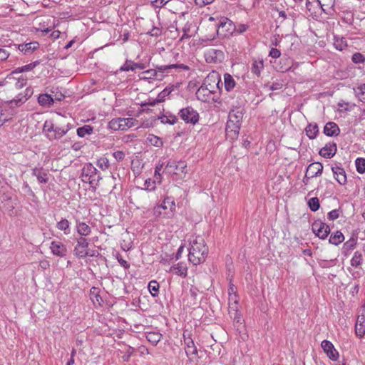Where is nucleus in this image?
<instances>
[{"label": "nucleus", "instance_id": "f257e3e1", "mask_svg": "<svg viewBox=\"0 0 365 365\" xmlns=\"http://www.w3.org/2000/svg\"><path fill=\"white\" fill-rule=\"evenodd\" d=\"M208 248L202 237H196L190 242L188 259L194 265L203 262L207 255Z\"/></svg>", "mask_w": 365, "mask_h": 365}, {"label": "nucleus", "instance_id": "f03ea898", "mask_svg": "<svg viewBox=\"0 0 365 365\" xmlns=\"http://www.w3.org/2000/svg\"><path fill=\"white\" fill-rule=\"evenodd\" d=\"M173 68H180L184 71H188L189 66L182 63H175L158 66L156 69H149L144 71L145 76L143 78H155L161 79L163 77L164 73H169Z\"/></svg>", "mask_w": 365, "mask_h": 365}, {"label": "nucleus", "instance_id": "7ed1b4c3", "mask_svg": "<svg viewBox=\"0 0 365 365\" xmlns=\"http://www.w3.org/2000/svg\"><path fill=\"white\" fill-rule=\"evenodd\" d=\"M83 181L89 182L93 187H96L102 179L98 170L91 164H86L82 169Z\"/></svg>", "mask_w": 365, "mask_h": 365}, {"label": "nucleus", "instance_id": "20e7f679", "mask_svg": "<svg viewBox=\"0 0 365 365\" xmlns=\"http://www.w3.org/2000/svg\"><path fill=\"white\" fill-rule=\"evenodd\" d=\"M195 95L197 100L204 103L220 102V97L217 91L213 89H210L204 84L197 89Z\"/></svg>", "mask_w": 365, "mask_h": 365}, {"label": "nucleus", "instance_id": "39448f33", "mask_svg": "<svg viewBox=\"0 0 365 365\" xmlns=\"http://www.w3.org/2000/svg\"><path fill=\"white\" fill-rule=\"evenodd\" d=\"M363 262L362 253L359 251H356L351 259V267L348 268L349 272L354 279L359 278L364 274V271L361 268Z\"/></svg>", "mask_w": 365, "mask_h": 365}, {"label": "nucleus", "instance_id": "423d86ee", "mask_svg": "<svg viewBox=\"0 0 365 365\" xmlns=\"http://www.w3.org/2000/svg\"><path fill=\"white\" fill-rule=\"evenodd\" d=\"M178 115L185 123L192 125L197 124L200 119L198 112L191 106L180 109Z\"/></svg>", "mask_w": 365, "mask_h": 365}, {"label": "nucleus", "instance_id": "0eeeda50", "mask_svg": "<svg viewBox=\"0 0 365 365\" xmlns=\"http://www.w3.org/2000/svg\"><path fill=\"white\" fill-rule=\"evenodd\" d=\"M235 24L227 17H221L219 21L217 34L223 37H229L235 34Z\"/></svg>", "mask_w": 365, "mask_h": 365}, {"label": "nucleus", "instance_id": "6e6552de", "mask_svg": "<svg viewBox=\"0 0 365 365\" xmlns=\"http://www.w3.org/2000/svg\"><path fill=\"white\" fill-rule=\"evenodd\" d=\"M165 172L174 175H185L187 173V164L184 161L169 160L166 164Z\"/></svg>", "mask_w": 365, "mask_h": 365}, {"label": "nucleus", "instance_id": "1a4fd4ad", "mask_svg": "<svg viewBox=\"0 0 365 365\" xmlns=\"http://www.w3.org/2000/svg\"><path fill=\"white\" fill-rule=\"evenodd\" d=\"M312 229L313 232L322 240L326 239L330 233L329 226L319 220L314 222Z\"/></svg>", "mask_w": 365, "mask_h": 365}, {"label": "nucleus", "instance_id": "9d476101", "mask_svg": "<svg viewBox=\"0 0 365 365\" xmlns=\"http://www.w3.org/2000/svg\"><path fill=\"white\" fill-rule=\"evenodd\" d=\"M76 245L74 247V255L78 258H85L88 255V240L85 237H81L76 240Z\"/></svg>", "mask_w": 365, "mask_h": 365}, {"label": "nucleus", "instance_id": "9b49d317", "mask_svg": "<svg viewBox=\"0 0 365 365\" xmlns=\"http://www.w3.org/2000/svg\"><path fill=\"white\" fill-rule=\"evenodd\" d=\"M220 83L221 78L220 74L216 71H212L205 78L202 84L217 91L221 89L220 86Z\"/></svg>", "mask_w": 365, "mask_h": 365}, {"label": "nucleus", "instance_id": "f8f14e48", "mask_svg": "<svg viewBox=\"0 0 365 365\" xmlns=\"http://www.w3.org/2000/svg\"><path fill=\"white\" fill-rule=\"evenodd\" d=\"M241 128V124L234 122H232L230 120H227V125H226V135L228 138L231 140H234L237 138L239 132Z\"/></svg>", "mask_w": 365, "mask_h": 365}, {"label": "nucleus", "instance_id": "ddd939ff", "mask_svg": "<svg viewBox=\"0 0 365 365\" xmlns=\"http://www.w3.org/2000/svg\"><path fill=\"white\" fill-rule=\"evenodd\" d=\"M321 346L324 351L331 360L336 361L338 359L339 354L331 341L324 340L322 341Z\"/></svg>", "mask_w": 365, "mask_h": 365}, {"label": "nucleus", "instance_id": "4468645a", "mask_svg": "<svg viewBox=\"0 0 365 365\" xmlns=\"http://www.w3.org/2000/svg\"><path fill=\"white\" fill-rule=\"evenodd\" d=\"M9 106L4 104L0 106V127L11 119L16 113L15 110L11 109Z\"/></svg>", "mask_w": 365, "mask_h": 365}, {"label": "nucleus", "instance_id": "2eb2a0df", "mask_svg": "<svg viewBox=\"0 0 365 365\" xmlns=\"http://www.w3.org/2000/svg\"><path fill=\"white\" fill-rule=\"evenodd\" d=\"M29 91H30L26 89V94L24 95L22 93H20L13 100L4 103V105H9V108L14 110L15 107L21 106L23 103H24L29 99V98L31 96V93H29Z\"/></svg>", "mask_w": 365, "mask_h": 365}, {"label": "nucleus", "instance_id": "dca6fc26", "mask_svg": "<svg viewBox=\"0 0 365 365\" xmlns=\"http://www.w3.org/2000/svg\"><path fill=\"white\" fill-rule=\"evenodd\" d=\"M50 249L54 255L61 257L66 256L67 252L66 246L61 242H51Z\"/></svg>", "mask_w": 365, "mask_h": 365}, {"label": "nucleus", "instance_id": "f3484780", "mask_svg": "<svg viewBox=\"0 0 365 365\" xmlns=\"http://www.w3.org/2000/svg\"><path fill=\"white\" fill-rule=\"evenodd\" d=\"M336 144L329 143L320 150L319 155L326 158H331L336 154Z\"/></svg>", "mask_w": 365, "mask_h": 365}, {"label": "nucleus", "instance_id": "a211bd4d", "mask_svg": "<svg viewBox=\"0 0 365 365\" xmlns=\"http://www.w3.org/2000/svg\"><path fill=\"white\" fill-rule=\"evenodd\" d=\"M307 172L311 178L320 176L323 172V165L319 162L312 163L307 168Z\"/></svg>", "mask_w": 365, "mask_h": 365}, {"label": "nucleus", "instance_id": "6ab92c4d", "mask_svg": "<svg viewBox=\"0 0 365 365\" xmlns=\"http://www.w3.org/2000/svg\"><path fill=\"white\" fill-rule=\"evenodd\" d=\"M335 180L340 184L344 185L346 182V175L344 170L339 167L335 166L331 168Z\"/></svg>", "mask_w": 365, "mask_h": 365}, {"label": "nucleus", "instance_id": "aec40b11", "mask_svg": "<svg viewBox=\"0 0 365 365\" xmlns=\"http://www.w3.org/2000/svg\"><path fill=\"white\" fill-rule=\"evenodd\" d=\"M340 133V129L334 122H328L324 128V133L327 136H337Z\"/></svg>", "mask_w": 365, "mask_h": 365}, {"label": "nucleus", "instance_id": "412c9836", "mask_svg": "<svg viewBox=\"0 0 365 365\" xmlns=\"http://www.w3.org/2000/svg\"><path fill=\"white\" fill-rule=\"evenodd\" d=\"M244 115L243 109L241 108H237L236 109L232 110L228 115V120L234 122L235 123H238L241 124V121L242 120Z\"/></svg>", "mask_w": 365, "mask_h": 365}, {"label": "nucleus", "instance_id": "4be33fe9", "mask_svg": "<svg viewBox=\"0 0 365 365\" xmlns=\"http://www.w3.org/2000/svg\"><path fill=\"white\" fill-rule=\"evenodd\" d=\"M355 332L356 336L363 337L365 334V316L360 315L358 317L355 324Z\"/></svg>", "mask_w": 365, "mask_h": 365}, {"label": "nucleus", "instance_id": "5701e85b", "mask_svg": "<svg viewBox=\"0 0 365 365\" xmlns=\"http://www.w3.org/2000/svg\"><path fill=\"white\" fill-rule=\"evenodd\" d=\"M16 49H19L21 52L24 54H28L33 52L38 47V43L37 42H30L25 44H20L18 46L14 45Z\"/></svg>", "mask_w": 365, "mask_h": 365}, {"label": "nucleus", "instance_id": "b1692460", "mask_svg": "<svg viewBox=\"0 0 365 365\" xmlns=\"http://www.w3.org/2000/svg\"><path fill=\"white\" fill-rule=\"evenodd\" d=\"M170 271L176 275L185 277L187 276V268L182 262L178 263L170 268Z\"/></svg>", "mask_w": 365, "mask_h": 365}, {"label": "nucleus", "instance_id": "393cba45", "mask_svg": "<svg viewBox=\"0 0 365 365\" xmlns=\"http://www.w3.org/2000/svg\"><path fill=\"white\" fill-rule=\"evenodd\" d=\"M76 231L83 237V236H88L91 233V228L85 222L76 221Z\"/></svg>", "mask_w": 365, "mask_h": 365}, {"label": "nucleus", "instance_id": "a878e982", "mask_svg": "<svg viewBox=\"0 0 365 365\" xmlns=\"http://www.w3.org/2000/svg\"><path fill=\"white\" fill-rule=\"evenodd\" d=\"M32 174L37 178L40 183H46L48 181L47 173L42 168H34L32 170Z\"/></svg>", "mask_w": 365, "mask_h": 365}, {"label": "nucleus", "instance_id": "bb28decb", "mask_svg": "<svg viewBox=\"0 0 365 365\" xmlns=\"http://www.w3.org/2000/svg\"><path fill=\"white\" fill-rule=\"evenodd\" d=\"M305 132L306 135L309 139L316 138L319 133V128L317 124L315 123H309L305 128Z\"/></svg>", "mask_w": 365, "mask_h": 365}, {"label": "nucleus", "instance_id": "cd10ccee", "mask_svg": "<svg viewBox=\"0 0 365 365\" xmlns=\"http://www.w3.org/2000/svg\"><path fill=\"white\" fill-rule=\"evenodd\" d=\"M160 208L163 210L169 209L170 211L174 210L175 208V203L173 197H165L163 202L161 203V205L158 206L157 208H155V212H158V210Z\"/></svg>", "mask_w": 365, "mask_h": 365}, {"label": "nucleus", "instance_id": "c85d7f7f", "mask_svg": "<svg viewBox=\"0 0 365 365\" xmlns=\"http://www.w3.org/2000/svg\"><path fill=\"white\" fill-rule=\"evenodd\" d=\"M264 68V61L262 59H254L252 63L251 71L255 75L259 76L261 71Z\"/></svg>", "mask_w": 365, "mask_h": 365}, {"label": "nucleus", "instance_id": "c756f323", "mask_svg": "<svg viewBox=\"0 0 365 365\" xmlns=\"http://www.w3.org/2000/svg\"><path fill=\"white\" fill-rule=\"evenodd\" d=\"M184 341L187 347V354H197V350L195 346L194 341L190 337H186L184 334Z\"/></svg>", "mask_w": 365, "mask_h": 365}, {"label": "nucleus", "instance_id": "7c9ffc66", "mask_svg": "<svg viewBox=\"0 0 365 365\" xmlns=\"http://www.w3.org/2000/svg\"><path fill=\"white\" fill-rule=\"evenodd\" d=\"M147 340L155 346L162 339V334L158 331H149L146 333Z\"/></svg>", "mask_w": 365, "mask_h": 365}, {"label": "nucleus", "instance_id": "2f4dec72", "mask_svg": "<svg viewBox=\"0 0 365 365\" xmlns=\"http://www.w3.org/2000/svg\"><path fill=\"white\" fill-rule=\"evenodd\" d=\"M120 121L121 122L122 130H125L138 124V120L133 118H120Z\"/></svg>", "mask_w": 365, "mask_h": 365}, {"label": "nucleus", "instance_id": "473e14b6", "mask_svg": "<svg viewBox=\"0 0 365 365\" xmlns=\"http://www.w3.org/2000/svg\"><path fill=\"white\" fill-rule=\"evenodd\" d=\"M355 96L361 102H365V83H361L354 87Z\"/></svg>", "mask_w": 365, "mask_h": 365}, {"label": "nucleus", "instance_id": "72a5a7b5", "mask_svg": "<svg viewBox=\"0 0 365 365\" xmlns=\"http://www.w3.org/2000/svg\"><path fill=\"white\" fill-rule=\"evenodd\" d=\"M334 46L336 49L339 51H343L347 47V43L345 38L339 36H334Z\"/></svg>", "mask_w": 365, "mask_h": 365}, {"label": "nucleus", "instance_id": "f704fd0d", "mask_svg": "<svg viewBox=\"0 0 365 365\" xmlns=\"http://www.w3.org/2000/svg\"><path fill=\"white\" fill-rule=\"evenodd\" d=\"M66 134V130H64L63 128L60 126L56 125L53 130V132L49 134V140H58L62 138L63 135Z\"/></svg>", "mask_w": 365, "mask_h": 365}, {"label": "nucleus", "instance_id": "c9c22d12", "mask_svg": "<svg viewBox=\"0 0 365 365\" xmlns=\"http://www.w3.org/2000/svg\"><path fill=\"white\" fill-rule=\"evenodd\" d=\"M224 85L227 91H230L235 88L236 83L233 77L230 74L225 73L224 75Z\"/></svg>", "mask_w": 365, "mask_h": 365}, {"label": "nucleus", "instance_id": "e433bc0d", "mask_svg": "<svg viewBox=\"0 0 365 365\" xmlns=\"http://www.w3.org/2000/svg\"><path fill=\"white\" fill-rule=\"evenodd\" d=\"M344 240L343 234L340 231H336L331 235L329 237V242L334 245H338Z\"/></svg>", "mask_w": 365, "mask_h": 365}, {"label": "nucleus", "instance_id": "4c0bfd02", "mask_svg": "<svg viewBox=\"0 0 365 365\" xmlns=\"http://www.w3.org/2000/svg\"><path fill=\"white\" fill-rule=\"evenodd\" d=\"M77 135L80 138H84L86 135H91L93 133V128L90 125H85L77 129Z\"/></svg>", "mask_w": 365, "mask_h": 365}, {"label": "nucleus", "instance_id": "58836bf2", "mask_svg": "<svg viewBox=\"0 0 365 365\" xmlns=\"http://www.w3.org/2000/svg\"><path fill=\"white\" fill-rule=\"evenodd\" d=\"M56 227L58 230L63 231L65 235H68L71 232L70 222L66 219H62L59 221Z\"/></svg>", "mask_w": 365, "mask_h": 365}, {"label": "nucleus", "instance_id": "ea45409f", "mask_svg": "<svg viewBox=\"0 0 365 365\" xmlns=\"http://www.w3.org/2000/svg\"><path fill=\"white\" fill-rule=\"evenodd\" d=\"M38 101L43 106H51L53 103V99L48 94H41L38 98Z\"/></svg>", "mask_w": 365, "mask_h": 365}, {"label": "nucleus", "instance_id": "a19ab883", "mask_svg": "<svg viewBox=\"0 0 365 365\" xmlns=\"http://www.w3.org/2000/svg\"><path fill=\"white\" fill-rule=\"evenodd\" d=\"M146 140L150 145L155 147L160 148L163 145L162 139L153 134H149Z\"/></svg>", "mask_w": 365, "mask_h": 365}, {"label": "nucleus", "instance_id": "79ce46f5", "mask_svg": "<svg viewBox=\"0 0 365 365\" xmlns=\"http://www.w3.org/2000/svg\"><path fill=\"white\" fill-rule=\"evenodd\" d=\"M159 119L162 123L170 125H174L178 120L176 116L171 114L162 115L160 117H159Z\"/></svg>", "mask_w": 365, "mask_h": 365}, {"label": "nucleus", "instance_id": "37998d69", "mask_svg": "<svg viewBox=\"0 0 365 365\" xmlns=\"http://www.w3.org/2000/svg\"><path fill=\"white\" fill-rule=\"evenodd\" d=\"M38 63H39L38 61H35V62L29 63L27 65H25L24 66L19 67L13 73H18L30 71L33 70Z\"/></svg>", "mask_w": 365, "mask_h": 365}, {"label": "nucleus", "instance_id": "c03bdc74", "mask_svg": "<svg viewBox=\"0 0 365 365\" xmlns=\"http://www.w3.org/2000/svg\"><path fill=\"white\" fill-rule=\"evenodd\" d=\"M173 91V86L166 87L158 95L157 101H159L160 103L165 101L166 97H168Z\"/></svg>", "mask_w": 365, "mask_h": 365}, {"label": "nucleus", "instance_id": "a18cd8bd", "mask_svg": "<svg viewBox=\"0 0 365 365\" xmlns=\"http://www.w3.org/2000/svg\"><path fill=\"white\" fill-rule=\"evenodd\" d=\"M56 125L51 120H46L43 126V132L46 134V137L49 139V134L53 132Z\"/></svg>", "mask_w": 365, "mask_h": 365}, {"label": "nucleus", "instance_id": "49530a36", "mask_svg": "<svg viewBox=\"0 0 365 365\" xmlns=\"http://www.w3.org/2000/svg\"><path fill=\"white\" fill-rule=\"evenodd\" d=\"M159 284L156 281H151L148 284V289L153 297H157L159 294Z\"/></svg>", "mask_w": 365, "mask_h": 365}, {"label": "nucleus", "instance_id": "de8ad7c7", "mask_svg": "<svg viewBox=\"0 0 365 365\" xmlns=\"http://www.w3.org/2000/svg\"><path fill=\"white\" fill-rule=\"evenodd\" d=\"M355 165L359 173L363 174L365 173V158H357L355 160Z\"/></svg>", "mask_w": 365, "mask_h": 365}, {"label": "nucleus", "instance_id": "09e8293b", "mask_svg": "<svg viewBox=\"0 0 365 365\" xmlns=\"http://www.w3.org/2000/svg\"><path fill=\"white\" fill-rule=\"evenodd\" d=\"M308 205L312 211L316 212L320 207L319 199L317 197L310 198L308 201Z\"/></svg>", "mask_w": 365, "mask_h": 365}, {"label": "nucleus", "instance_id": "8fccbe9b", "mask_svg": "<svg viewBox=\"0 0 365 365\" xmlns=\"http://www.w3.org/2000/svg\"><path fill=\"white\" fill-rule=\"evenodd\" d=\"M223 53L222 51L220 50L216 49H210L207 51L206 56H207V61L209 59V58H211L212 61H215V58H217L218 57L222 56Z\"/></svg>", "mask_w": 365, "mask_h": 365}, {"label": "nucleus", "instance_id": "3c124183", "mask_svg": "<svg viewBox=\"0 0 365 365\" xmlns=\"http://www.w3.org/2000/svg\"><path fill=\"white\" fill-rule=\"evenodd\" d=\"M108 127L113 130H122L120 118L112 119L108 123Z\"/></svg>", "mask_w": 365, "mask_h": 365}, {"label": "nucleus", "instance_id": "603ef678", "mask_svg": "<svg viewBox=\"0 0 365 365\" xmlns=\"http://www.w3.org/2000/svg\"><path fill=\"white\" fill-rule=\"evenodd\" d=\"M192 24L189 22H187L182 29V31L183 33L182 36L180 38V40H183L185 38H188L191 37L192 34L190 33V28Z\"/></svg>", "mask_w": 365, "mask_h": 365}, {"label": "nucleus", "instance_id": "864d4df0", "mask_svg": "<svg viewBox=\"0 0 365 365\" xmlns=\"http://www.w3.org/2000/svg\"><path fill=\"white\" fill-rule=\"evenodd\" d=\"M10 54L11 53L8 51L6 46L1 47L0 48V63H3V62L6 61L9 58Z\"/></svg>", "mask_w": 365, "mask_h": 365}, {"label": "nucleus", "instance_id": "5fc2aeb1", "mask_svg": "<svg viewBox=\"0 0 365 365\" xmlns=\"http://www.w3.org/2000/svg\"><path fill=\"white\" fill-rule=\"evenodd\" d=\"M351 60L355 63H361L365 61V57L361 53L356 52L352 55Z\"/></svg>", "mask_w": 365, "mask_h": 365}, {"label": "nucleus", "instance_id": "6e6d98bb", "mask_svg": "<svg viewBox=\"0 0 365 365\" xmlns=\"http://www.w3.org/2000/svg\"><path fill=\"white\" fill-rule=\"evenodd\" d=\"M120 70L122 71H134L133 61H132L130 60H127L125 62V63L120 67Z\"/></svg>", "mask_w": 365, "mask_h": 365}, {"label": "nucleus", "instance_id": "4d7b16f0", "mask_svg": "<svg viewBox=\"0 0 365 365\" xmlns=\"http://www.w3.org/2000/svg\"><path fill=\"white\" fill-rule=\"evenodd\" d=\"M97 165L101 169V170H106L109 166V161L106 158H101L97 161Z\"/></svg>", "mask_w": 365, "mask_h": 365}, {"label": "nucleus", "instance_id": "13d9d810", "mask_svg": "<svg viewBox=\"0 0 365 365\" xmlns=\"http://www.w3.org/2000/svg\"><path fill=\"white\" fill-rule=\"evenodd\" d=\"M249 26L247 24H240L237 26L235 25V34H241L245 33L247 29Z\"/></svg>", "mask_w": 365, "mask_h": 365}, {"label": "nucleus", "instance_id": "bf43d9fd", "mask_svg": "<svg viewBox=\"0 0 365 365\" xmlns=\"http://www.w3.org/2000/svg\"><path fill=\"white\" fill-rule=\"evenodd\" d=\"M339 216V210L335 209L331 211H330L328 213V219L329 220H334L337 219Z\"/></svg>", "mask_w": 365, "mask_h": 365}, {"label": "nucleus", "instance_id": "052dcab7", "mask_svg": "<svg viewBox=\"0 0 365 365\" xmlns=\"http://www.w3.org/2000/svg\"><path fill=\"white\" fill-rule=\"evenodd\" d=\"M238 303V300H237V294H233L232 295H229V304L230 306H232V305H235L236 306ZM231 308L234 309L233 307H230ZM235 308H237V307H235Z\"/></svg>", "mask_w": 365, "mask_h": 365}, {"label": "nucleus", "instance_id": "680f3d73", "mask_svg": "<svg viewBox=\"0 0 365 365\" xmlns=\"http://www.w3.org/2000/svg\"><path fill=\"white\" fill-rule=\"evenodd\" d=\"M281 56V51L275 48H272L269 53V56L273 58H278Z\"/></svg>", "mask_w": 365, "mask_h": 365}, {"label": "nucleus", "instance_id": "e2e57ef3", "mask_svg": "<svg viewBox=\"0 0 365 365\" xmlns=\"http://www.w3.org/2000/svg\"><path fill=\"white\" fill-rule=\"evenodd\" d=\"M215 0H195V3L199 7H204L206 5L210 4Z\"/></svg>", "mask_w": 365, "mask_h": 365}, {"label": "nucleus", "instance_id": "0e129e2a", "mask_svg": "<svg viewBox=\"0 0 365 365\" xmlns=\"http://www.w3.org/2000/svg\"><path fill=\"white\" fill-rule=\"evenodd\" d=\"M113 156L117 161H121L125 158V154L123 151L117 150L113 153Z\"/></svg>", "mask_w": 365, "mask_h": 365}, {"label": "nucleus", "instance_id": "69168bd1", "mask_svg": "<svg viewBox=\"0 0 365 365\" xmlns=\"http://www.w3.org/2000/svg\"><path fill=\"white\" fill-rule=\"evenodd\" d=\"M148 34L152 36L158 37L161 35V29L158 27L154 26Z\"/></svg>", "mask_w": 365, "mask_h": 365}, {"label": "nucleus", "instance_id": "338daca9", "mask_svg": "<svg viewBox=\"0 0 365 365\" xmlns=\"http://www.w3.org/2000/svg\"><path fill=\"white\" fill-rule=\"evenodd\" d=\"M356 244V240L351 238L349 240L344 243V247L349 249H353Z\"/></svg>", "mask_w": 365, "mask_h": 365}, {"label": "nucleus", "instance_id": "774afa93", "mask_svg": "<svg viewBox=\"0 0 365 365\" xmlns=\"http://www.w3.org/2000/svg\"><path fill=\"white\" fill-rule=\"evenodd\" d=\"M162 182V176L160 173H156L155 172L154 176H153V184H160Z\"/></svg>", "mask_w": 365, "mask_h": 365}]
</instances>
